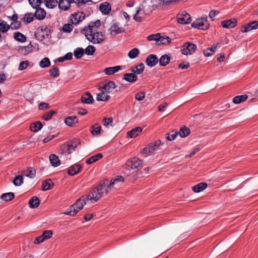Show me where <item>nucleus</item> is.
I'll use <instances>...</instances> for the list:
<instances>
[{
  "label": "nucleus",
  "mask_w": 258,
  "mask_h": 258,
  "mask_svg": "<svg viewBox=\"0 0 258 258\" xmlns=\"http://www.w3.org/2000/svg\"><path fill=\"white\" fill-rule=\"evenodd\" d=\"M108 182V180L107 179L102 181L97 186L96 189L93 190L90 195L87 196V199L90 200L93 203L97 202L104 194L106 195L108 192L107 189V188H109L107 187V185L109 184Z\"/></svg>",
  "instance_id": "obj_1"
},
{
  "label": "nucleus",
  "mask_w": 258,
  "mask_h": 258,
  "mask_svg": "<svg viewBox=\"0 0 258 258\" xmlns=\"http://www.w3.org/2000/svg\"><path fill=\"white\" fill-rule=\"evenodd\" d=\"M80 144V141L74 139L72 141V144L64 143L61 145L59 149V154L61 156H67L70 155Z\"/></svg>",
  "instance_id": "obj_2"
},
{
  "label": "nucleus",
  "mask_w": 258,
  "mask_h": 258,
  "mask_svg": "<svg viewBox=\"0 0 258 258\" xmlns=\"http://www.w3.org/2000/svg\"><path fill=\"white\" fill-rule=\"evenodd\" d=\"M82 34H84L86 39L93 44L100 43L104 40V35L101 32L90 31Z\"/></svg>",
  "instance_id": "obj_3"
},
{
  "label": "nucleus",
  "mask_w": 258,
  "mask_h": 258,
  "mask_svg": "<svg viewBox=\"0 0 258 258\" xmlns=\"http://www.w3.org/2000/svg\"><path fill=\"white\" fill-rule=\"evenodd\" d=\"M34 36L36 39L39 41H42L45 38H50V29L46 26L43 28V27H39L34 33Z\"/></svg>",
  "instance_id": "obj_4"
},
{
  "label": "nucleus",
  "mask_w": 258,
  "mask_h": 258,
  "mask_svg": "<svg viewBox=\"0 0 258 258\" xmlns=\"http://www.w3.org/2000/svg\"><path fill=\"white\" fill-rule=\"evenodd\" d=\"M142 161L138 158L135 157L127 160L126 168L127 170L140 169L142 168Z\"/></svg>",
  "instance_id": "obj_5"
},
{
  "label": "nucleus",
  "mask_w": 258,
  "mask_h": 258,
  "mask_svg": "<svg viewBox=\"0 0 258 258\" xmlns=\"http://www.w3.org/2000/svg\"><path fill=\"white\" fill-rule=\"evenodd\" d=\"M176 19L178 23L183 25L189 24L191 21L190 16L186 12L178 13L176 16Z\"/></svg>",
  "instance_id": "obj_6"
},
{
  "label": "nucleus",
  "mask_w": 258,
  "mask_h": 258,
  "mask_svg": "<svg viewBox=\"0 0 258 258\" xmlns=\"http://www.w3.org/2000/svg\"><path fill=\"white\" fill-rule=\"evenodd\" d=\"M197 46L191 43L186 42L182 46L181 48V52L185 55L191 54L196 50Z\"/></svg>",
  "instance_id": "obj_7"
},
{
  "label": "nucleus",
  "mask_w": 258,
  "mask_h": 258,
  "mask_svg": "<svg viewBox=\"0 0 258 258\" xmlns=\"http://www.w3.org/2000/svg\"><path fill=\"white\" fill-rule=\"evenodd\" d=\"M85 17V14L82 12H78L71 15V21L72 24L78 25L82 22Z\"/></svg>",
  "instance_id": "obj_8"
},
{
  "label": "nucleus",
  "mask_w": 258,
  "mask_h": 258,
  "mask_svg": "<svg viewBox=\"0 0 258 258\" xmlns=\"http://www.w3.org/2000/svg\"><path fill=\"white\" fill-rule=\"evenodd\" d=\"M100 26V21L99 20L95 22H90L87 26L84 27L81 30V33L90 32V31H96L95 28H98Z\"/></svg>",
  "instance_id": "obj_9"
},
{
  "label": "nucleus",
  "mask_w": 258,
  "mask_h": 258,
  "mask_svg": "<svg viewBox=\"0 0 258 258\" xmlns=\"http://www.w3.org/2000/svg\"><path fill=\"white\" fill-rule=\"evenodd\" d=\"M258 28V21H253L242 26L241 31L242 33H247L252 30H255Z\"/></svg>",
  "instance_id": "obj_10"
},
{
  "label": "nucleus",
  "mask_w": 258,
  "mask_h": 258,
  "mask_svg": "<svg viewBox=\"0 0 258 258\" xmlns=\"http://www.w3.org/2000/svg\"><path fill=\"white\" fill-rule=\"evenodd\" d=\"M159 59L155 54H149L146 58L145 63L148 67L152 68L155 66L158 62Z\"/></svg>",
  "instance_id": "obj_11"
},
{
  "label": "nucleus",
  "mask_w": 258,
  "mask_h": 258,
  "mask_svg": "<svg viewBox=\"0 0 258 258\" xmlns=\"http://www.w3.org/2000/svg\"><path fill=\"white\" fill-rule=\"evenodd\" d=\"M110 34L111 36H115L117 34L123 32L124 29L123 28L119 26V23L115 22L113 23L109 29Z\"/></svg>",
  "instance_id": "obj_12"
},
{
  "label": "nucleus",
  "mask_w": 258,
  "mask_h": 258,
  "mask_svg": "<svg viewBox=\"0 0 258 258\" xmlns=\"http://www.w3.org/2000/svg\"><path fill=\"white\" fill-rule=\"evenodd\" d=\"M116 85L113 81H105L104 85L99 87V89H102L106 93L111 92L113 89L116 88Z\"/></svg>",
  "instance_id": "obj_13"
},
{
  "label": "nucleus",
  "mask_w": 258,
  "mask_h": 258,
  "mask_svg": "<svg viewBox=\"0 0 258 258\" xmlns=\"http://www.w3.org/2000/svg\"><path fill=\"white\" fill-rule=\"evenodd\" d=\"M191 27L194 28H197L203 30H206L209 28V24L207 23H204L202 19H197L191 24Z\"/></svg>",
  "instance_id": "obj_14"
},
{
  "label": "nucleus",
  "mask_w": 258,
  "mask_h": 258,
  "mask_svg": "<svg viewBox=\"0 0 258 258\" xmlns=\"http://www.w3.org/2000/svg\"><path fill=\"white\" fill-rule=\"evenodd\" d=\"M87 196H83L82 198L78 199L77 201L73 204V206L75 207V209H77V213L81 210L84 206V205L86 204L87 201H89L90 200L87 199Z\"/></svg>",
  "instance_id": "obj_15"
},
{
  "label": "nucleus",
  "mask_w": 258,
  "mask_h": 258,
  "mask_svg": "<svg viewBox=\"0 0 258 258\" xmlns=\"http://www.w3.org/2000/svg\"><path fill=\"white\" fill-rule=\"evenodd\" d=\"M33 48L34 47L31 44V42H30L29 44L27 46H20L18 48V50L19 52V53L21 54L26 55L28 53H30L32 51Z\"/></svg>",
  "instance_id": "obj_16"
},
{
  "label": "nucleus",
  "mask_w": 258,
  "mask_h": 258,
  "mask_svg": "<svg viewBox=\"0 0 258 258\" xmlns=\"http://www.w3.org/2000/svg\"><path fill=\"white\" fill-rule=\"evenodd\" d=\"M237 22V21L235 19H231L222 21L221 25L225 28H233L235 27Z\"/></svg>",
  "instance_id": "obj_17"
},
{
  "label": "nucleus",
  "mask_w": 258,
  "mask_h": 258,
  "mask_svg": "<svg viewBox=\"0 0 258 258\" xmlns=\"http://www.w3.org/2000/svg\"><path fill=\"white\" fill-rule=\"evenodd\" d=\"M81 101L85 104H92L94 101V99L91 94L89 92H86L81 97Z\"/></svg>",
  "instance_id": "obj_18"
},
{
  "label": "nucleus",
  "mask_w": 258,
  "mask_h": 258,
  "mask_svg": "<svg viewBox=\"0 0 258 258\" xmlns=\"http://www.w3.org/2000/svg\"><path fill=\"white\" fill-rule=\"evenodd\" d=\"M99 10L104 14H108L111 11V6L107 2L103 3L99 6Z\"/></svg>",
  "instance_id": "obj_19"
},
{
  "label": "nucleus",
  "mask_w": 258,
  "mask_h": 258,
  "mask_svg": "<svg viewBox=\"0 0 258 258\" xmlns=\"http://www.w3.org/2000/svg\"><path fill=\"white\" fill-rule=\"evenodd\" d=\"M36 11L34 14L36 19L39 20H43L45 18L46 16V12L43 9L37 8Z\"/></svg>",
  "instance_id": "obj_20"
},
{
  "label": "nucleus",
  "mask_w": 258,
  "mask_h": 258,
  "mask_svg": "<svg viewBox=\"0 0 258 258\" xmlns=\"http://www.w3.org/2000/svg\"><path fill=\"white\" fill-rule=\"evenodd\" d=\"M81 169L80 164H74L72 165L68 169V173L70 175H74L78 173Z\"/></svg>",
  "instance_id": "obj_21"
},
{
  "label": "nucleus",
  "mask_w": 258,
  "mask_h": 258,
  "mask_svg": "<svg viewBox=\"0 0 258 258\" xmlns=\"http://www.w3.org/2000/svg\"><path fill=\"white\" fill-rule=\"evenodd\" d=\"M123 79L130 83L135 82L137 80V76L135 74L126 73L123 75Z\"/></svg>",
  "instance_id": "obj_22"
},
{
  "label": "nucleus",
  "mask_w": 258,
  "mask_h": 258,
  "mask_svg": "<svg viewBox=\"0 0 258 258\" xmlns=\"http://www.w3.org/2000/svg\"><path fill=\"white\" fill-rule=\"evenodd\" d=\"M207 187V184L205 182H201L192 187V190L196 193L202 191L205 189Z\"/></svg>",
  "instance_id": "obj_23"
},
{
  "label": "nucleus",
  "mask_w": 258,
  "mask_h": 258,
  "mask_svg": "<svg viewBox=\"0 0 258 258\" xmlns=\"http://www.w3.org/2000/svg\"><path fill=\"white\" fill-rule=\"evenodd\" d=\"M101 91L100 93H98L97 95L96 99L99 101H107L109 100L110 96L108 95L105 94V92L102 89H99Z\"/></svg>",
  "instance_id": "obj_24"
},
{
  "label": "nucleus",
  "mask_w": 258,
  "mask_h": 258,
  "mask_svg": "<svg viewBox=\"0 0 258 258\" xmlns=\"http://www.w3.org/2000/svg\"><path fill=\"white\" fill-rule=\"evenodd\" d=\"M142 131V128L140 126H137L127 132V135L131 138H134L136 137Z\"/></svg>",
  "instance_id": "obj_25"
},
{
  "label": "nucleus",
  "mask_w": 258,
  "mask_h": 258,
  "mask_svg": "<svg viewBox=\"0 0 258 258\" xmlns=\"http://www.w3.org/2000/svg\"><path fill=\"white\" fill-rule=\"evenodd\" d=\"M120 69V66H117L115 67L106 68L104 70V72L106 75H111L117 72Z\"/></svg>",
  "instance_id": "obj_26"
},
{
  "label": "nucleus",
  "mask_w": 258,
  "mask_h": 258,
  "mask_svg": "<svg viewBox=\"0 0 258 258\" xmlns=\"http://www.w3.org/2000/svg\"><path fill=\"white\" fill-rule=\"evenodd\" d=\"M40 204L39 198L36 196L32 197L29 201V207L31 208H36Z\"/></svg>",
  "instance_id": "obj_27"
},
{
  "label": "nucleus",
  "mask_w": 258,
  "mask_h": 258,
  "mask_svg": "<svg viewBox=\"0 0 258 258\" xmlns=\"http://www.w3.org/2000/svg\"><path fill=\"white\" fill-rule=\"evenodd\" d=\"M49 160L51 165L53 167H57L60 164V161L58 157L55 154H51L49 156Z\"/></svg>",
  "instance_id": "obj_28"
},
{
  "label": "nucleus",
  "mask_w": 258,
  "mask_h": 258,
  "mask_svg": "<svg viewBox=\"0 0 258 258\" xmlns=\"http://www.w3.org/2000/svg\"><path fill=\"white\" fill-rule=\"evenodd\" d=\"M78 120L76 116H71L67 117L65 120V123L70 126H73L74 124L78 123Z\"/></svg>",
  "instance_id": "obj_29"
},
{
  "label": "nucleus",
  "mask_w": 258,
  "mask_h": 258,
  "mask_svg": "<svg viewBox=\"0 0 258 258\" xmlns=\"http://www.w3.org/2000/svg\"><path fill=\"white\" fill-rule=\"evenodd\" d=\"M53 185L50 179H46L42 182V190L46 191L50 189Z\"/></svg>",
  "instance_id": "obj_30"
},
{
  "label": "nucleus",
  "mask_w": 258,
  "mask_h": 258,
  "mask_svg": "<svg viewBox=\"0 0 258 258\" xmlns=\"http://www.w3.org/2000/svg\"><path fill=\"white\" fill-rule=\"evenodd\" d=\"M170 60V57L167 54H164L161 56L158 62L161 66L164 67L169 63Z\"/></svg>",
  "instance_id": "obj_31"
},
{
  "label": "nucleus",
  "mask_w": 258,
  "mask_h": 258,
  "mask_svg": "<svg viewBox=\"0 0 258 258\" xmlns=\"http://www.w3.org/2000/svg\"><path fill=\"white\" fill-rule=\"evenodd\" d=\"M144 68L145 66L144 63H140L138 65L136 66V69H135V68H132L131 71L135 74L140 75L143 72Z\"/></svg>",
  "instance_id": "obj_32"
},
{
  "label": "nucleus",
  "mask_w": 258,
  "mask_h": 258,
  "mask_svg": "<svg viewBox=\"0 0 258 258\" xmlns=\"http://www.w3.org/2000/svg\"><path fill=\"white\" fill-rule=\"evenodd\" d=\"M161 145L160 140H157L154 143H151L148 145V147L150 150L151 154L153 153L155 151H156L160 145Z\"/></svg>",
  "instance_id": "obj_33"
},
{
  "label": "nucleus",
  "mask_w": 258,
  "mask_h": 258,
  "mask_svg": "<svg viewBox=\"0 0 258 258\" xmlns=\"http://www.w3.org/2000/svg\"><path fill=\"white\" fill-rule=\"evenodd\" d=\"M103 157V155L101 153H98L94 156H91L90 158H88L86 160V163L87 164H91L97 161L99 159L102 158Z\"/></svg>",
  "instance_id": "obj_34"
},
{
  "label": "nucleus",
  "mask_w": 258,
  "mask_h": 258,
  "mask_svg": "<svg viewBox=\"0 0 258 258\" xmlns=\"http://www.w3.org/2000/svg\"><path fill=\"white\" fill-rule=\"evenodd\" d=\"M220 43H217L215 46H212V47L208 48L205 49L204 51V54L206 56H210L212 55L216 50V49L217 46L220 45Z\"/></svg>",
  "instance_id": "obj_35"
},
{
  "label": "nucleus",
  "mask_w": 258,
  "mask_h": 258,
  "mask_svg": "<svg viewBox=\"0 0 258 258\" xmlns=\"http://www.w3.org/2000/svg\"><path fill=\"white\" fill-rule=\"evenodd\" d=\"M248 96L246 94L238 95L233 98V102L236 104H239L246 100Z\"/></svg>",
  "instance_id": "obj_36"
},
{
  "label": "nucleus",
  "mask_w": 258,
  "mask_h": 258,
  "mask_svg": "<svg viewBox=\"0 0 258 258\" xmlns=\"http://www.w3.org/2000/svg\"><path fill=\"white\" fill-rule=\"evenodd\" d=\"M14 197L15 195L12 192L3 194L1 196V199L5 202L10 201L12 200Z\"/></svg>",
  "instance_id": "obj_37"
},
{
  "label": "nucleus",
  "mask_w": 258,
  "mask_h": 258,
  "mask_svg": "<svg viewBox=\"0 0 258 258\" xmlns=\"http://www.w3.org/2000/svg\"><path fill=\"white\" fill-rule=\"evenodd\" d=\"M14 38L20 42H24L26 40V37L19 32H16L14 34Z\"/></svg>",
  "instance_id": "obj_38"
},
{
  "label": "nucleus",
  "mask_w": 258,
  "mask_h": 258,
  "mask_svg": "<svg viewBox=\"0 0 258 258\" xmlns=\"http://www.w3.org/2000/svg\"><path fill=\"white\" fill-rule=\"evenodd\" d=\"M178 132L181 138H185L190 134V131L188 127L184 126L181 127L180 131Z\"/></svg>",
  "instance_id": "obj_39"
},
{
  "label": "nucleus",
  "mask_w": 258,
  "mask_h": 258,
  "mask_svg": "<svg viewBox=\"0 0 258 258\" xmlns=\"http://www.w3.org/2000/svg\"><path fill=\"white\" fill-rule=\"evenodd\" d=\"M84 53V50L83 48L78 47L74 51V54L76 58H81Z\"/></svg>",
  "instance_id": "obj_40"
},
{
  "label": "nucleus",
  "mask_w": 258,
  "mask_h": 258,
  "mask_svg": "<svg viewBox=\"0 0 258 258\" xmlns=\"http://www.w3.org/2000/svg\"><path fill=\"white\" fill-rule=\"evenodd\" d=\"M42 126L43 125L40 121H37L30 126V130L33 132H37L42 128Z\"/></svg>",
  "instance_id": "obj_41"
},
{
  "label": "nucleus",
  "mask_w": 258,
  "mask_h": 258,
  "mask_svg": "<svg viewBox=\"0 0 258 258\" xmlns=\"http://www.w3.org/2000/svg\"><path fill=\"white\" fill-rule=\"evenodd\" d=\"M24 172H25V173H23L24 175L30 178H33L35 176L36 171L32 167H30L26 171H24Z\"/></svg>",
  "instance_id": "obj_42"
},
{
  "label": "nucleus",
  "mask_w": 258,
  "mask_h": 258,
  "mask_svg": "<svg viewBox=\"0 0 258 258\" xmlns=\"http://www.w3.org/2000/svg\"><path fill=\"white\" fill-rule=\"evenodd\" d=\"M13 183L16 186L21 185L23 183V177L22 175L16 176L12 181Z\"/></svg>",
  "instance_id": "obj_43"
},
{
  "label": "nucleus",
  "mask_w": 258,
  "mask_h": 258,
  "mask_svg": "<svg viewBox=\"0 0 258 258\" xmlns=\"http://www.w3.org/2000/svg\"><path fill=\"white\" fill-rule=\"evenodd\" d=\"M77 213V209H75V207L73 205H71L69 208H68L66 211L63 213L65 215H70L71 216H73L75 214Z\"/></svg>",
  "instance_id": "obj_44"
},
{
  "label": "nucleus",
  "mask_w": 258,
  "mask_h": 258,
  "mask_svg": "<svg viewBox=\"0 0 258 258\" xmlns=\"http://www.w3.org/2000/svg\"><path fill=\"white\" fill-rule=\"evenodd\" d=\"M45 6L49 9L54 8L58 3L57 0H45Z\"/></svg>",
  "instance_id": "obj_45"
},
{
  "label": "nucleus",
  "mask_w": 258,
  "mask_h": 258,
  "mask_svg": "<svg viewBox=\"0 0 258 258\" xmlns=\"http://www.w3.org/2000/svg\"><path fill=\"white\" fill-rule=\"evenodd\" d=\"M123 177L122 176H117L115 178L112 179L109 184L107 185L108 187H111L115 183L123 181Z\"/></svg>",
  "instance_id": "obj_46"
},
{
  "label": "nucleus",
  "mask_w": 258,
  "mask_h": 258,
  "mask_svg": "<svg viewBox=\"0 0 258 258\" xmlns=\"http://www.w3.org/2000/svg\"><path fill=\"white\" fill-rule=\"evenodd\" d=\"M50 65V61L48 57L43 58L39 62V66L41 68H45Z\"/></svg>",
  "instance_id": "obj_47"
},
{
  "label": "nucleus",
  "mask_w": 258,
  "mask_h": 258,
  "mask_svg": "<svg viewBox=\"0 0 258 258\" xmlns=\"http://www.w3.org/2000/svg\"><path fill=\"white\" fill-rule=\"evenodd\" d=\"M139 53V51L138 48H134L131 49L128 53V56L131 59L136 58Z\"/></svg>",
  "instance_id": "obj_48"
},
{
  "label": "nucleus",
  "mask_w": 258,
  "mask_h": 258,
  "mask_svg": "<svg viewBox=\"0 0 258 258\" xmlns=\"http://www.w3.org/2000/svg\"><path fill=\"white\" fill-rule=\"evenodd\" d=\"M34 15L32 13H26L23 18V21L26 23H30L34 20Z\"/></svg>",
  "instance_id": "obj_49"
},
{
  "label": "nucleus",
  "mask_w": 258,
  "mask_h": 258,
  "mask_svg": "<svg viewBox=\"0 0 258 258\" xmlns=\"http://www.w3.org/2000/svg\"><path fill=\"white\" fill-rule=\"evenodd\" d=\"M178 135V132H174V131H172L170 133H168L166 135V139L168 141H171L174 140Z\"/></svg>",
  "instance_id": "obj_50"
},
{
  "label": "nucleus",
  "mask_w": 258,
  "mask_h": 258,
  "mask_svg": "<svg viewBox=\"0 0 258 258\" xmlns=\"http://www.w3.org/2000/svg\"><path fill=\"white\" fill-rule=\"evenodd\" d=\"M97 126L94 125L91 127V133L93 136L98 135L101 130V126L99 125L96 124Z\"/></svg>",
  "instance_id": "obj_51"
},
{
  "label": "nucleus",
  "mask_w": 258,
  "mask_h": 258,
  "mask_svg": "<svg viewBox=\"0 0 258 258\" xmlns=\"http://www.w3.org/2000/svg\"><path fill=\"white\" fill-rule=\"evenodd\" d=\"M9 29L10 26L6 22L3 21L2 23H0V31L2 33L7 32Z\"/></svg>",
  "instance_id": "obj_52"
},
{
  "label": "nucleus",
  "mask_w": 258,
  "mask_h": 258,
  "mask_svg": "<svg viewBox=\"0 0 258 258\" xmlns=\"http://www.w3.org/2000/svg\"><path fill=\"white\" fill-rule=\"evenodd\" d=\"M95 51V48L93 45L88 46L84 50V52L88 55H92Z\"/></svg>",
  "instance_id": "obj_53"
},
{
  "label": "nucleus",
  "mask_w": 258,
  "mask_h": 258,
  "mask_svg": "<svg viewBox=\"0 0 258 258\" xmlns=\"http://www.w3.org/2000/svg\"><path fill=\"white\" fill-rule=\"evenodd\" d=\"M55 113H56L54 111L50 110L49 111L44 113V114L43 115V116L42 117V118L46 121L49 120L52 118V116Z\"/></svg>",
  "instance_id": "obj_54"
},
{
  "label": "nucleus",
  "mask_w": 258,
  "mask_h": 258,
  "mask_svg": "<svg viewBox=\"0 0 258 258\" xmlns=\"http://www.w3.org/2000/svg\"><path fill=\"white\" fill-rule=\"evenodd\" d=\"M113 118L112 117H105L103 119V125L106 127H108V125L113 126Z\"/></svg>",
  "instance_id": "obj_55"
},
{
  "label": "nucleus",
  "mask_w": 258,
  "mask_h": 258,
  "mask_svg": "<svg viewBox=\"0 0 258 258\" xmlns=\"http://www.w3.org/2000/svg\"><path fill=\"white\" fill-rule=\"evenodd\" d=\"M171 42V39L168 36L161 37L160 35V39H159V42L160 44L164 45L168 44Z\"/></svg>",
  "instance_id": "obj_56"
},
{
  "label": "nucleus",
  "mask_w": 258,
  "mask_h": 258,
  "mask_svg": "<svg viewBox=\"0 0 258 258\" xmlns=\"http://www.w3.org/2000/svg\"><path fill=\"white\" fill-rule=\"evenodd\" d=\"M49 73L51 76L55 78L58 77L59 76V69L55 67L50 70Z\"/></svg>",
  "instance_id": "obj_57"
},
{
  "label": "nucleus",
  "mask_w": 258,
  "mask_h": 258,
  "mask_svg": "<svg viewBox=\"0 0 258 258\" xmlns=\"http://www.w3.org/2000/svg\"><path fill=\"white\" fill-rule=\"evenodd\" d=\"M29 4L34 9L38 8L41 4L40 0H29Z\"/></svg>",
  "instance_id": "obj_58"
},
{
  "label": "nucleus",
  "mask_w": 258,
  "mask_h": 258,
  "mask_svg": "<svg viewBox=\"0 0 258 258\" xmlns=\"http://www.w3.org/2000/svg\"><path fill=\"white\" fill-rule=\"evenodd\" d=\"M52 231L51 230H45L41 235L42 237H44V240L49 239L52 235Z\"/></svg>",
  "instance_id": "obj_59"
},
{
  "label": "nucleus",
  "mask_w": 258,
  "mask_h": 258,
  "mask_svg": "<svg viewBox=\"0 0 258 258\" xmlns=\"http://www.w3.org/2000/svg\"><path fill=\"white\" fill-rule=\"evenodd\" d=\"M29 64V61L28 60L21 61L19 66V70L23 71L26 69Z\"/></svg>",
  "instance_id": "obj_60"
},
{
  "label": "nucleus",
  "mask_w": 258,
  "mask_h": 258,
  "mask_svg": "<svg viewBox=\"0 0 258 258\" xmlns=\"http://www.w3.org/2000/svg\"><path fill=\"white\" fill-rule=\"evenodd\" d=\"M147 39L149 41L155 40L159 42V39H160V34L157 33L156 34H152L148 36Z\"/></svg>",
  "instance_id": "obj_61"
},
{
  "label": "nucleus",
  "mask_w": 258,
  "mask_h": 258,
  "mask_svg": "<svg viewBox=\"0 0 258 258\" xmlns=\"http://www.w3.org/2000/svg\"><path fill=\"white\" fill-rule=\"evenodd\" d=\"M73 27L71 24H66L63 26L62 31L64 32L70 33L73 30Z\"/></svg>",
  "instance_id": "obj_62"
},
{
  "label": "nucleus",
  "mask_w": 258,
  "mask_h": 258,
  "mask_svg": "<svg viewBox=\"0 0 258 258\" xmlns=\"http://www.w3.org/2000/svg\"><path fill=\"white\" fill-rule=\"evenodd\" d=\"M65 0H59L58 2V8L63 11H67L69 9V6H67V5H65L64 4V2Z\"/></svg>",
  "instance_id": "obj_63"
},
{
  "label": "nucleus",
  "mask_w": 258,
  "mask_h": 258,
  "mask_svg": "<svg viewBox=\"0 0 258 258\" xmlns=\"http://www.w3.org/2000/svg\"><path fill=\"white\" fill-rule=\"evenodd\" d=\"M145 97V93L144 92H139L135 95V99L138 101H142Z\"/></svg>",
  "instance_id": "obj_64"
}]
</instances>
